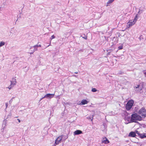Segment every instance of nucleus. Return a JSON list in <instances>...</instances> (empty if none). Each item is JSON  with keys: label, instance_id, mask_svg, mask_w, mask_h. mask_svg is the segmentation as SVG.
I'll list each match as a JSON object with an SVG mask.
<instances>
[{"label": "nucleus", "instance_id": "nucleus-1", "mask_svg": "<svg viewBox=\"0 0 146 146\" xmlns=\"http://www.w3.org/2000/svg\"><path fill=\"white\" fill-rule=\"evenodd\" d=\"M142 120L141 117L137 113H135L131 115V121L132 122H136L137 121Z\"/></svg>", "mask_w": 146, "mask_h": 146}, {"label": "nucleus", "instance_id": "nucleus-2", "mask_svg": "<svg viewBox=\"0 0 146 146\" xmlns=\"http://www.w3.org/2000/svg\"><path fill=\"white\" fill-rule=\"evenodd\" d=\"M134 104V101L133 100H129L127 102L125 106V109L127 110H129L132 108Z\"/></svg>", "mask_w": 146, "mask_h": 146}, {"label": "nucleus", "instance_id": "nucleus-3", "mask_svg": "<svg viewBox=\"0 0 146 146\" xmlns=\"http://www.w3.org/2000/svg\"><path fill=\"white\" fill-rule=\"evenodd\" d=\"M137 16V15H136V17L135 18L134 20H130L129 21V22L127 23L126 28H129L130 27L132 26L135 24L137 20V19H136Z\"/></svg>", "mask_w": 146, "mask_h": 146}, {"label": "nucleus", "instance_id": "nucleus-4", "mask_svg": "<svg viewBox=\"0 0 146 146\" xmlns=\"http://www.w3.org/2000/svg\"><path fill=\"white\" fill-rule=\"evenodd\" d=\"M139 114L141 115L143 118L146 117V110L144 108H142L139 111Z\"/></svg>", "mask_w": 146, "mask_h": 146}, {"label": "nucleus", "instance_id": "nucleus-5", "mask_svg": "<svg viewBox=\"0 0 146 146\" xmlns=\"http://www.w3.org/2000/svg\"><path fill=\"white\" fill-rule=\"evenodd\" d=\"M63 137V135H62L58 137L55 140L54 144V146H55L56 145H58L59 143H60Z\"/></svg>", "mask_w": 146, "mask_h": 146}, {"label": "nucleus", "instance_id": "nucleus-6", "mask_svg": "<svg viewBox=\"0 0 146 146\" xmlns=\"http://www.w3.org/2000/svg\"><path fill=\"white\" fill-rule=\"evenodd\" d=\"M136 134L138 135L140 138H143L146 137V133H140L137 130H136Z\"/></svg>", "mask_w": 146, "mask_h": 146}, {"label": "nucleus", "instance_id": "nucleus-7", "mask_svg": "<svg viewBox=\"0 0 146 146\" xmlns=\"http://www.w3.org/2000/svg\"><path fill=\"white\" fill-rule=\"evenodd\" d=\"M33 48H34L33 49V50H32V52H30V51H29V53H30V54H33L35 51H37L38 50V47H37L36 45H35L31 47L30 48V49H32Z\"/></svg>", "mask_w": 146, "mask_h": 146}, {"label": "nucleus", "instance_id": "nucleus-8", "mask_svg": "<svg viewBox=\"0 0 146 146\" xmlns=\"http://www.w3.org/2000/svg\"><path fill=\"white\" fill-rule=\"evenodd\" d=\"M54 96V94H48L44 96V97H46V98H53Z\"/></svg>", "mask_w": 146, "mask_h": 146}, {"label": "nucleus", "instance_id": "nucleus-9", "mask_svg": "<svg viewBox=\"0 0 146 146\" xmlns=\"http://www.w3.org/2000/svg\"><path fill=\"white\" fill-rule=\"evenodd\" d=\"M136 131H135V132L131 131L129 133V136L131 137H135L136 136Z\"/></svg>", "mask_w": 146, "mask_h": 146}, {"label": "nucleus", "instance_id": "nucleus-10", "mask_svg": "<svg viewBox=\"0 0 146 146\" xmlns=\"http://www.w3.org/2000/svg\"><path fill=\"white\" fill-rule=\"evenodd\" d=\"M82 132L81 131L79 130H77L75 131L74 132V135H78L80 134H82Z\"/></svg>", "mask_w": 146, "mask_h": 146}, {"label": "nucleus", "instance_id": "nucleus-11", "mask_svg": "<svg viewBox=\"0 0 146 146\" xmlns=\"http://www.w3.org/2000/svg\"><path fill=\"white\" fill-rule=\"evenodd\" d=\"M88 102L86 100H83L81 103L79 104L78 103V104L79 105H84L88 103Z\"/></svg>", "mask_w": 146, "mask_h": 146}, {"label": "nucleus", "instance_id": "nucleus-12", "mask_svg": "<svg viewBox=\"0 0 146 146\" xmlns=\"http://www.w3.org/2000/svg\"><path fill=\"white\" fill-rule=\"evenodd\" d=\"M135 87L136 90L138 91H140L142 88V87L140 86L139 85H137V86H135Z\"/></svg>", "mask_w": 146, "mask_h": 146}, {"label": "nucleus", "instance_id": "nucleus-13", "mask_svg": "<svg viewBox=\"0 0 146 146\" xmlns=\"http://www.w3.org/2000/svg\"><path fill=\"white\" fill-rule=\"evenodd\" d=\"M10 82L11 85H13V86L15 85L17 83L16 79L14 78L13 79V81H11Z\"/></svg>", "mask_w": 146, "mask_h": 146}, {"label": "nucleus", "instance_id": "nucleus-14", "mask_svg": "<svg viewBox=\"0 0 146 146\" xmlns=\"http://www.w3.org/2000/svg\"><path fill=\"white\" fill-rule=\"evenodd\" d=\"M114 0H109L107 3L106 6L108 7L110 5V4L113 2Z\"/></svg>", "mask_w": 146, "mask_h": 146}, {"label": "nucleus", "instance_id": "nucleus-15", "mask_svg": "<svg viewBox=\"0 0 146 146\" xmlns=\"http://www.w3.org/2000/svg\"><path fill=\"white\" fill-rule=\"evenodd\" d=\"M106 139L102 141V143L105 144H107L109 143V142L108 139L106 137L105 138Z\"/></svg>", "mask_w": 146, "mask_h": 146}, {"label": "nucleus", "instance_id": "nucleus-16", "mask_svg": "<svg viewBox=\"0 0 146 146\" xmlns=\"http://www.w3.org/2000/svg\"><path fill=\"white\" fill-rule=\"evenodd\" d=\"M5 44V42H0V47L4 45Z\"/></svg>", "mask_w": 146, "mask_h": 146}, {"label": "nucleus", "instance_id": "nucleus-17", "mask_svg": "<svg viewBox=\"0 0 146 146\" xmlns=\"http://www.w3.org/2000/svg\"><path fill=\"white\" fill-rule=\"evenodd\" d=\"M13 86L12 85H11V84L8 87V88L10 90L12 88V87H13Z\"/></svg>", "mask_w": 146, "mask_h": 146}, {"label": "nucleus", "instance_id": "nucleus-18", "mask_svg": "<svg viewBox=\"0 0 146 146\" xmlns=\"http://www.w3.org/2000/svg\"><path fill=\"white\" fill-rule=\"evenodd\" d=\"M97 90L95 88H93L92 90V91L93 92H95L97 91Z\"/></svg>", "mask_w": 146, "mask_h": 146}, {"label": "nucleus", "instance_id": "nucleus-19", "mask_svg": "<svg viewBox=\"0 0 146 146\" xmlns=\"http://www.w3.org/2000/svg\"><path fill=\"white\" fill-rule=\"evenodd\" d=\"M119 50L122 49L123 48V46L122 45H121L119 46L118 47Z\"/></svg>", "mask_w": 146, "mask_h": 146}, {"label": "nucleus", "instance_id": "nucleus-20", "mask_svg": "<svg viewBox=\"0 0 146 146\" xmlns=\"http://www.w3.org/2000/svg\"><path fill=\"white\" fill-rule=\"evenodd\" d=\"M55 36L53 35L51 36V37L50 38V39H51V40H52V39L55 38Z\"/></svg>", "mask_w": 146, "mask_h": 146}, {"label": "nucleus", "instance_id": "nucleus-21", "mask_svg": "<svg viewBox=\"0 0 146 146\" xmlns=\"http://www.w3.org/2000/svg\"><path fill=\"white\" fill-rule=\"evenodd\" d=\"M36 45L37 46V47H41V45H38V44H37V45Z\"/></svg>", "mask_w": 146, "mask_h": 146}, {"label": "nucleus", "instance_id": "nucleus-22", "mask_svg": "<svg viewBox=\"0 0 146 146\" xmlns=\"http://www.w3.org/2000/svg\"><path fill=\"white\" fill-rule=\"evenodd\" d=\"M82 38L85 39H87V36H85V37H83Z\"/></svg>", "mask_w": 146, "mask_h": 146}, {"label": "nucleus", "instance_id": "nucleus-23", "mask_svg": "<svg viewBox=\"0 0 146 146\" xmlns=\"http://www.w3.org/2000/svg\"><path fill=\"white\" fill-rule=\"evenodd\" d=\"M33 48H32V49H30V50H29H29H30V52H32V50H33Z\"/></svg>", "mask_w": 146, "mask_h": 146}, {"label": "nucleus", "instance_id": "nucleus-24", "mask_svg": "<svg viewBox=\"0 0 146 146\" xmlns=\"http://www.w3.org/2000/svg\"><path fill=\"white\" fill-rule=\"evenodd\" d=\"M8 106V103H6V108H7V107Z\"/></svg>", "mask_w": 146, "mask_h": 146}, {"label": "nucleus", "instance_id": "nucleus-25", "mask_svg": "<svg viewBox=\"0 0 146 146\" xmlns=\"http://www.w3.org/2000/svg\"><path fill=\"white\" fill-rule=\"evenodd\" d=\"M44 98H46V97H44V96L43 97H42L40 99V100L43 99Z\"/></svg>", "mask_w": 146, "mask_h": 146}, {"label": "nucleus", "instance_id": "nucleus-26", "mask_svg": "<svg viewBox=\"0 0 146 146\" xmlns=\"http://www.w3.org/2000/svg\"><path fill=\"white\" fill-rule=\"evenodd\" d=\"M17 120H18V122H19V123L20 122H21V121H20V120L19 119H17Z\"/></svg>", "mask_w": 146, "mask_h": 146}, {"label": "nucleus", "instance_id": "nucleus-27", "mask_svg": "<svg viewBox=\"0 0 146 146\" xmlns=\"http://www.w3.org/2000/svg\"><path fill=\"white\" fill-rule=\"evenodd\" d=\"M12 101H13V100H12V99L9 101V102H12Z\"/></svg>", "mask_w": 146, "mask_h": 146}, {"label": "nucleus", "instance_id": "nucleus-28", "mask_svg": "<svg viewBox=\"0 0 146 146\" xmlns=\"http://www.w3.org/2000/svg\"><path fill=\"white\" fill-rule=\"evenodd\" d=\"M51 42H50V44L49 45H48L47 47L49 46L50 45Z\"/></svg>", "mask_w": 146, "mask_h": 146}, {"label": "nucleus", "instance_id": "nucleus-29", "mask_svg": "<svg viewBox=\"0 0 146 146\" xmlns=\"http://www.w3.org/2000/svg\"><path fill=\"white\" fill-rule=\"evenodd\" d=\"M144 74H145V75H146V72H144Z\"/></svg>", "mask_w": 146, "mask_h": 146}, {"label": "nucleus", "instance_id": "nucleus-30", "mask_svg": "<svg viewBox=\"0 0 146 146\" xmlns=\"http://www.w3.org/2000/svg\"><path fill=\"white\" fill-rule=\"evenodd\" d=\"M93 117H92V119H91V120H92H92H93Z\"/></svg>", "mask_w": 146, "mask_h": 146}, {"label": "nucleus", "instance_id": "nucleus-31", "mask_svg": "<svg viewBox=\"0 0 146 146\" xmlns=\"http://www.w3.org/2000/svg\"><path fill=\"white\" fill-rule=\"evenodd\" d=\"M75 74H78V72H75Z\"/></svg>", "mask_w": 146, "mask_h": 146}]
</instances>
